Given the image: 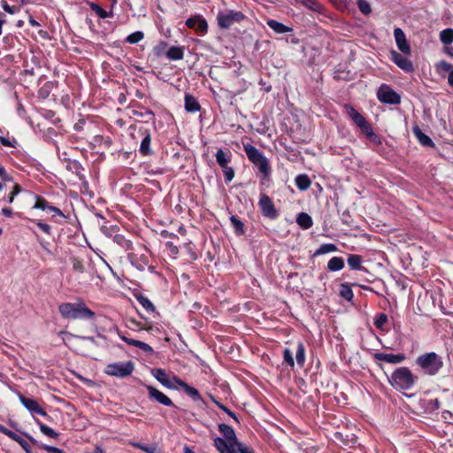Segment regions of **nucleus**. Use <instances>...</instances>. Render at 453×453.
<instances>
[{
  "label": "nucleus",
  "instance_id": "nucleus-1",
  "mask_svg": "<svg viewBox=\"0 0 453 453\" xmlns=\"http://www.w3.org/2000/svg\"><path fill=\"white\" fill-rule=\"evenodd\" d=\"M60 315L65 319H92L96 314L85 303L79 299L76 303H63L58 306Z\"/></svg>",
  "mask_w": 453,
  "mask_h": 453
},
{
  "label": "nucleus",
  "instance_id": "nucleus-2",
  "mask_svg": "<svg viewBox=\"0 0 453 453\" xmlns=\"http://www.w3.org/2000/svg\"><path fill=\"white\" fill-rule=\"evenodd\" d=\"M417 377L411 371L408 367L403 366L393 372L388 381L396 389L408 390L414 386Z\"/></svg>",
  "mask_w": 453,
  "mask_h": 453
},
{
  "label": "nucleus",
  "instance_id": "nucleus-3",
  "mask_svg": "<svg viewBox=\"0 0 453 453\" xmlns=\"http://www.w3.org/2000/svg\"><path fill=\"white\" fill-rule=\"evenodd\" d=\"M416 365L424 372V373L434 376L437 374L443 366V361L435 352H428L418 357L416 359Z\"/></svg>",
  "mask_w": 453,
  "mask_h": 453
},
{
  "label": "nucleus",
  "instance_id": "nucleus-4",
  "mask_svg": "<svg viewBox=\"0 0 453 453\" xmlns=\"http://www.w3.org/2000/svg\"><path fill=\"white\" fill-rule=\"evenodd\" d=\"M243 148L249 160L252 162L262 173L265 176L268 175L271 172V168L268 160L264 157L262 152L250 143L244 144Z\"/></svg>",
  "mask_w": 453,
  "mask_h": 453
},
{
  "label": "nucleus",
  "instance_id": "nucleus-5",
  "mask_svg": "<svg viewBox=\"0 0 453 453\" xmlns=\"http://www.w3.org/2000/svg\"><path fill=\"white\" fill-rule=\"evenodd\" d=\"M345 110L349 117L361 129V131L370 139H375L376 135L372 126L366 121L365 117L361 115L355 108L349 104L345 105Z\"/></svg>",
  "mask_w": 453,
  "mask_h": 453
},
{
  "label": "nucleus",
  "instance_id": "nucleus-6",
  "mask_svg": "<svg viewBox=\"0 0 453 453\" xmlns=\"http://www.w3.org/2000/svg\"><path fill=\"white\" fill-rule=\"evenodd\" d=\"M245 18L242 12L226 10L219 12L217 15L218 25L220 28L228 29L235 23H240Z\"/></svg>",
  "mask_w": 453,
  "mask_h": 453
},
{
  "label": "nucleus",
  "instance_id": "nucleus-7",
  "mask_svg": "<svg viewBox=\"0 0 453 453\" xmlns=\"http://www.w3.org/2000/svg\"><path fill=\"white\" fill-rule=\"evenodd\" d=\"M134 369V364L132 361L118 362L109 364L105 368V372L111 376L124 378L130 375Z\"/></svg>",
  "mask_w": 453,
  "mask_h": 453
},
{
  "label": "nucleus",
  "instance_id": "nucleus-8",
  "mask_svg": "<svg viewBox=\"0 0 453 453\" xmlns=\"http://www.w3.org/2000/svg\"><path fill=\"white\" fill-rule=\"evenodd\" d=\"M377 97L381 103L388 104H398L401 102L400 95L386 84H382L379 88Z\"/></svg>",
  "mask_w": 453,
  "mask_h": 453
},
{
  "label": "nucleus",
  "instance_id": "nucleus-9",
  "mask_svg": "<svg viewBox=\"0 0 453 453\" xmlns=\"http://www.w3.org/2000/svg\"><path fill=\"white\" fill-rule=\"evenodd\" d=\"M262 214L269 219H276L278 212L271 198L266 195H261L258 202Z\"/></svg>",
  "mask_w": 453,
  "mask_h": 453
},
{
  "label": "nucleus",
  "instance_id": "nucleus-10",
  "mask_svg": "<svg viewBox=\"0 0 453 453\" xmlns=\"http://www.w3.org/2000/svg\"><path fill=\"white\" fill-rule=\"evenodd\" d=\"M18 397L22 405L30 412L32 416L40 415L42 417L47 416V412L39 405V403L32 399L25 397L21 394H18Z\"/></svg>",
  "mask_w": 453,
  "mask_h": 453
},
{
  "label": "nucleus",
  "instance_id": "nucleus-11",
  "mask_svg": "<svg viewBox=\"0 0 453 453\" xmlns=\"http://www.w3.org/2000/svg\"><path fill=\"white\" fill-rule=\"evenodd\" d=\"M186 26L195 29L199 35H204L208 31V23L202 15H195L186 20Z\"/></svg>",
  "mask_w": 453,
  "mask_h": 453
},
{
  "label": "nucleus",
  "instance_id": "nucleus-12",
  "mask_svg": "<svg viewBox=\"0 0 453 453\" xmlns=\"http://www.w3.org/2000/svg\"><path fill=\"white\" fill-rule=\"evenodd\" d=\"M138 134L142 137L139 149L140 153L142 156L151 155L153 151L150 149L151 135L150 131L146 128H140Z\"/></svg>",
  "mask_w": 453,
  "mask_h": 453
},
{
  "label": "nucleus",
  "instance_id": "nucleus-13",
  "mask_svg": "<svg viewBox=\"0 0 453 453\" xmlns=\"http://www.w3.org/2000/svg\"><path fill=\"white\" fill-rule=\"evenodd\" d=\"M394 36L398 50L405 55L411 54V47L406 40L404 32L400 27L394 29Z\"/></svg>",
  "mask_w": 453,
  "mask_h": 453
},
{
  "label": "nucleus",
  "instance_id": "nucleus-14",
  "mask_svg": "<svg viewBox=\"0 0 453 453\" xmlns=\"http://www.w3.org/2000/svg\"><path fill=\"white\" fill-rule=\"evenodd\" d=\"M147 390H148L149 397L150 399H153L165 406H172L173 405L172 400L166 395H165L163 392L159 391L158 389L155 388L154 387L147 386Z\"/></svg>",
  "mask_w": 453,
  "mask_h": 453
},
{
  "label": "nucleus",
  "instance_id": "nucleus-15",
  "mask_svg": "<svg viewBox=\"0 0 453 453\" xmlns=\"http://www.w3.org/2000/svg\"><path fill=\"white\" fill-rule=\"evenodd\" d=\"M391 55H392V60L394 61V63L398 67L403 69V71H405V72H412L414 70L413 65H412L411 61L409 60L404 56L401 55L400 53H398V52H396L395 50H393L391 52Z\"/></svg>",
  "mask_w": 453,
  "mask_h": 453
},
{
  "label": "nucleus",
  "instance_id": "nucleus-16",
  "mask_svg": "<svg viewBox=\"0 0 453 453\" xmlns=\"http://www.w3.org/2000/svg\"><path fill=\"white\" fill-rule=\"evenodd\" d=\"M373 358L388 364H400L405 360L403 354L374 353Z\"/></svg>",
  "mask_w": 453,
  "mask_h": 453
},
{
  "label": "nucleus",
  "instance_id": "nucleus-17",
  "mask_svg": "<svg viewBox=\"0 0 453 453\" xmlns=\"http://www.w3.org/2000/svg\"><path fill=\"white\" fill-rule=\"evenodd\" d=\"M173 380L177 383L179 387H180L187 395H188L194 401H202V396L199 394L198 390L185 381L180 380L177 377H173Z\"/></svg>",
  "mask_w": 453,
  "mask_h": 453
},
{
  "label": "nucleus",
  "instance_id": "nucleus-18",
  "mask_svg": "<svg viewBox=\"0 0 453 453\" xmlns=\"http://www.w3.org/2000/svg\"><path fill=\"white\" fill-rule=\"evenodd\" d=\"M235 442H230L220 437L214 439V446L220 453H235Z\"/></svg>",
  "mask_w": 453,
  "mask_h": 453
},
{
  "label": "nucleus",
  "instance_id": "nucleus-19",
  "mask_svg": "<svg viewBox=\"0 0 453 453\" xmlns=\"http://www.w3.org/2000/svg\"><path fill=\"white\" fill-rule=\"evenodd\" d=\"M151 373L163 386L168 388H174V385L172 383L171 379L168 377L165 370L161 368L153 369Z\"/></svg>",
  "mask_w": 453,
  "mask_h": 453
},
{
  "label": "nucleus",
  "instance_id": "nucleus-20",
  "mask_svg": "<svg viewBox=\"0 0 453 453\" xmlns=\"http://www.w3.org/2000/svg\"><path fill=\"white\" fill-rule=\"evenodd\" d=\"M219 430L224 435L226 440L230 442L237 443L238 441L234 430L230 426L226 424H220L219 426Z\"/></svg>",
  "mask_w": 453,
  "mask_h": 453
},
{
  "label": "nucleus",
  "instance_id": "nucleus-21",
  "mask_svg": "<svg viewBox=\"0 0 453 453\" xmlns=\"http://www.w3.org/2000/svg\"><path fill=\"white\" fill-rule=\"evenodd\" d=\"M412 131H413L415 137L418 140V142L422 145H424V146H434V145L432 139L429 136H427L426 134H425L418 126L414 127L412 128Z\"/></svg>",
  "mask_w": 453,
  "mask_h": 453
},
{
  "label": "nucleus",
  "instance_id": "nucleus-22",
  "mask_svg": "<svg viewBox=\"0 0 453 453\" xmlns=\"http://www.w3.org/2000/svg\"><path fill=\"white\" fill-rule=\"evenodd\" d=\"M266 24L277 34H285L292 30L290 27L274 19H268Z\"/></svg>",
  "mask_w": 453,
  "mask_h": 453
},
{
  "label": "nucleus",
  "instance_id": "nucleus-23",
  "mask_svg": "<svg viewBox=\"0 0 453 453\" xmlns=\"http://www.w3.org/2000/svg\"><path fill=\"white\" fill-rule=\"evenodd\" d=\"M185 109L188 112H196L200 110V104L191 95L185 96Z\"/></svg>",
  "mask_w": 453,
  "mask_h": 453
},
{
  "label": "nucleus",
  "instance_id": "nucleus-24",
  "mask_svg": "<svg viewBox=\"0 0 453 453\" xmlns=\"http://www.w3.org/2000/svg\"><path fill=\"white\" fill-rule=\"evenodd\" d=\"M296 222L303 229H309L313 224L311 217L306 212L299 213L296 217Z\"/></svg>",
  "mask_w": 453,
  "mask_h": 453
},
{
  "label": "nucleus",
  "instance_id": "nucleus-25",
  "mask_svg": "<svg viewBox=\"0 0 453 453\" xmlns=\"http://www.w3.org/2000/svg\"><path fill=\"white\" fill-rule=\"evenodd\" d=\"M216 161L219 165V166L225 167L227 165L231 159V153L229 151H224L223 150H219L215 155Z\"/></svg>",
  "mask_w": 453,
  "mask_h": 453
},
{
  "label": "nucleus",
  "instance_id": "nucleus-26",
  "mask_svg": "<svg viewBox=\"0 0 453 453\" xmlns=\"http://www.w3.org/2000/svg\"><path fill=\"white\" fill-rule=\"evenodd\" d=\"M363 259L361 256L356 254H350L348 257L347 263L350 269L352 270H362Z\"/></svg>",
  "mask_w": 453,
  "mask_h": 453
},
{
  "label": "nucleus",
  "instance_id": "nucleus-27",
  "mask_svg": "<svg viewBox=\"0 0 453 453\" xmlns=\"http://www.w3.org/2000/svg\"><path fill=\"white\" fill-rule=\"evenodd\" d=\"M166 57L170 60H180L184 57V50L182 47H176L173 46L171 47L167 52Z\"/></svg>",
  "mask_w": 453,
  "mask_h": 453
},
{
  "label": "nucleus",
  "instance_id": "nucleus-28",
  "mask_svg": "<svg viewBox=\"0 0 453 453\" xmlns=\"http://www.w3.org/2000/svg\"><path fill=\"white\" fill-rule=\"evenodd\" d=\"M131 445L136 449H139L146 453H161V449L156 443L145 445L140 442H131Z\"/></svg>",
  "mask_w": 453,
  "mask_h": 453
},
{
  "label": "nucleus",
  "instance_id": "nucleus-29",
  "mask_svg": "<svg viewBox=\"0 0 453 453\" xmlns=\"http://www.w3.org/2000/svg\"><path fill=\"white\" fill-rule=\"evenodd\" d=\"M344 267V260L340 257H332L327 263V269L331 272H337Z\"/></svg>",
  "mask_w": 453,
  "mask_h": 453
},
{
  "label": "nucleus",
  "instance_id": "nucleus-30",
  "mask_svg": "<svg viewBox=\"0 0 453 453\" xmlns=\"http://www.w3.org/2000/svg\"><path fill=\"white\" fill-rule=\"evenodd\" d=\"M435 71L438 74L444 77L445 73H450L453 70V65L445 60H441L434 65Z\"/></svg>",
  "mask_w": 453,
  "mask_h": 453
},
{
  "label": "nucleus",
  "instance_id": "nucleus-31",
  "mask_svg": "<svg viewBox=\"0 0 453 453\" xmlns=\"http://www.w3.org/2000/svg\"><path fill=\"white\" fill-rule=\"evenodd\" d=\"M295 181H296V187L302 191L307 190L311 184V180L309 179V177L306 174L297 175L296 177Z\"/></svg>",
  "mask_w": 453,
  "mask_h": 453
},
{
  "label": "nucleus",
  "instance_id": "nucleus-32",
  "mask_svg": "<svg viewBox=\"0 0 453 453\" xmlns=\"http://www.w3.org/2000/svg\"><path fill=\"white\" fill-rule=\"evenodd\" d=\"M439 38L443 45H449L453 42V28H446L440 32Z\"/></svg>",
  "mask_w": 453,
  "mask_h": 453
},
{
  "label": "nucleus",
  "instance_id": "nucleus-33",
  "mask_svg": "<svg viewBox=\"0 0 453 453\" xmlns=\"http://www.w3.org/2000/svg\"><path fill=\"white\" fill-rule=\"evenodd\" d=\"M296 360L297 365L300 367H303L305 363V348L303 342H298L296 352Z\"/></svg>",
  "mask_w": 453,
  "mask_h": 453
},
{
  "label": "nucleus",
  "instance_id": "nucleus-34",
  "mask_svg": "<svg viewBox=\"0 0 453 453\" xmlns=\"http://www.w3.org/2000/svg\"><path fill=\"white\" fill-rule=\"evenodd\" d=\"M337 246L334 243L322 244L313 254V257H318L323 254L337 251Z\"/></svg>",
  "mask_w": 453,
  "mask_h": 453
},
{
  "label": "nucleus",
  "instance_id": "nucleus-35",
  "mask_svg": "<svg viewBox=\"0 0 453 453\" xmlns=\"http://www.w3.org/2000/svg\"><path fill=\"white\" fill-rule=\"evenodd\" d=\"M230 221H231L232 226L234 227L236 234H244V225L236 216L232 215L230 217Z\"/></svg>",
  "mask_w": 453,
  "mask_h": 453
},
{
  "label": "nucleus",
  "instance_id": "nucleus-36",
  "mask_svg": "<svg viewBox=\"0 0 453 453\" xmlns=\"http://www.w3.org/2000/svg\"><path fill=\"white\" fill-rule=\"evenodd\" d=\"M340 296L347 301L353 299V291L348 284H342L340 286Z\"/></svg>",
  "mask_w": 453,
  "mask_h": 453
},
{
  "label": "nucleus",
  "instance_id": "nucleus-37",
  "mask_svg": "<svg viewBox=\"0 0 453 453\" xmlns=\"http://www.w3.org/2000/svg\"><path fill=\"white\" fill-rule=\"evenodd\" d=\"M168 43L165 41H160L156 46L153 48V52L157 57H162L163 55L166 56Z\"/></svg>",
  "mask_w": 453,
  "mask_h": 453
},
{
  "label": "nucleus",
  "instance_id": "nucleus-38",
  "mask_svg": "<svg viewBox=\"0 0 453 453\" xmlns=\"http://www.w3.org/2000/svg\"><path fill=\"white\" fill-rule=\"evenodd\" d=\"M137 301L146 311H155V306L148 297L140 296L137 297Z\"/></svg>",
  "mask_w": 453,
  "mask_h": 453
},
{
  "label": "nucleus",
  "instance_id": "nucleus-39",
  "mask_svg": "<svg viewBox=\"0 0 453 453\" xmlns=\"http://www.w3.org/2000/svg\"><path fill=\"white\" fill-rule=\"evenodd\" d=\"M297 3H301L303 5H304L309 10L314 11V12H319L320 10V4L316 0H295Z\"/></svg>",
  "mask_w": 453,
  "mask_h": 453
},
{
  "label": "nucleus",
  "instance_id": "nucleus-40",
  "mask_svg": "<svg viewBox=\"0 0 453 453\" xmlns=\"http://www.w3.org/2000/svg\"><path fill=\"white\" fill-rule=\"evenodd\" d=\"M144 38V34L142 31H136L130 34L127 38L126 42L130 44H135L141 42Z\"/></svg>",
  "mask_w": 453,
  "mask_h": 453
},
{
  "label": "nucleus",
  "instance_id": "nucleus-41",
  "mask_svg": "<svg viewBox=\"0 0 453 453\" xmlns=\"http://www.w3.org/2000/svg\"><path fill=\"white\" fill-rule=\"evenodd\" d=\"M39 425L41 432L51 438H57L58 436V434L55 432L51 427L41 423L40 421H36Z\"/></svg>",
  "mask_w": 453,
  "mask_h": 453
},
{
  "label": "nucleus",
  "instance_id": "nucleus-42",
  "mask_svg": "<svg viewBox=\"0 0 453 453\" xmlns=\"http://www.w3.org/2000/svg\"><path fill=\"white\" fill-rule=\"evenodd\" d=\"M70 261H71L73 269L75 272L82 273L85 271V267H84V265H83L82 261L81 259H79L78 257H72L70 258Z\"/></svg>",
  "mask_w": 453,
  "mask_h": 453
},
{
  "label": "nucleus",
  "instance_id": "nucleus-43",
  "mask_svg": "<svg viewBox=\"0 0 453 453\" xmlns=\"http://www.w3.org/2000/svg\"><path fill=\"white\" fill-rule=\"evenodd\" d=\"M35 203L33 206L34 209H40L42 211L49 210L50 205H49V203L46 199L38 196H35Z\"/></svg>",
  "mask_w": 453,
  "mask_h": 453
},
{
  "label": "nucleus",
  "instance_id": "nucleus-44",
  "mask_svg": "<svg viewBox=\"0 0 453 453\" xmlns=\"http://www.w3.org/2000/svg\"><path fill=\"white\" fill-rule=\"evenodd\" d=\"M357 7L363 14H369L372 12L370 4L366 0H357Z\"/></svg>",
  "mask_w": 453,
  "mask_h": 453
},
{
  "label": "nucleus",
  "instance_id": "nucleus-45",
  "mask_svg": "<svg viewBox=\"0 0 453 453\" xmlns=\"http://www.w3.org/2000/svg\"><path fill=\"white\" fill-rule=\"evenodd\" d=\"M426 407L428 411H434L441 407V402L438 398H434L426 401Z\"/></svg>",
  "mask_w": 453,
  "mask_h": 453
},
{
  "label": "nucleus",
  "instance_id": "nucleus-46",
  "mask_svg": "<svg viewBox=\"0 0 453 453\" xmlns=\"http://www.w3.org/2000/svg\"><path fill=\"white\" fill-rule=\"evenodd\" d=\"M283 359H284V362L287 363L290 367L295 366V360L293 358V354L289 349H284Z\"/></svg>",
  "mask_w": 453,
  "mask_h": 453
},
{
  "label": "nucleus",
  "instance_id": "nucleus-47",
  "mask_svg": "<svg viewBox=\"0 0 453 453\" xmlns=\"http://www.w3.org/2000/svg\"><path fill=\"white\" fill-rule=\"evenodd\" d=\"M222 170H223V173H224L225 181L226 182L232 181V180L234 177V169L232 167H229L228 165H226L225 167H222Z\"/></svg>",
  "mask_w": 453,
  "mask_h": 453
},
{
  "label": "nucleus",
  "instance_id": "nucleus-48",
  "mask_svg": "<svg viewBox=\"0 0 453 453\" xmlns=\"http://www.w3.org/2000/svg\"><path fill=\"white\" fill-rule=\"evenodd\" d=\"M388 321V316L385 313H380L375 319L374 325L377 328L382 329Z\"/></svg>",
  "mask_w": 453,
  "mask_h": 453
},
{
  "label": "nucleus",
  "instance_id": "nucleus-49",
  "mask_svg": "<svg viewBox=\"0 0 453 453\" xmlns=\"http://www.w3.org/2000/svg\"><path fill=\"white\" fill-rule=\"evenodd\" d=\"M12 440L17 441L25 450L27 453H29V444L28 442L22 439L19 435L14 433V438H11Z\"/></svg>",
  "mask_w": 453,
  "mask_h": 453
},
{
  "label": "nucleus",
  "instance_id": "nucleus-50",
  "mask_svg": "<svg viewBox=\"0 0 453 453\" xmlns=\"http://www.w3.org/2000/svg\"><path fill=\"white\" fill-rule=\"evenodd\" d=\"M36 226L46 234L50 235L51 234V227L50 225L45 224L42 222L41 220H33Z\"/></svg>",
  "mask_w": 453,
  "mask_h": 453
},
{
  "label": "nucleus",
  "instance_id": "nucleus-51",
  "mask_svg": "<svg viewBox=\"0 0 453 453\" xmlns=\"http://www.w3.org/2000/svg\"><path fill=\"white\" fill-rule=\"evenodd\" d=\"M91 8L101 19H105L108 17V12L103 8H101L99 5L92 4Z\"/></svg>",
  "mask_w": 453,
  "mask_h": 453
},
{
  "label": "nucleus",
  "instance_id": "nucleus-52",
  "mask_svg": "<svg viewBox=\"0 0 453 453\" xmlns=\"http://www.w3.org/2000/svg\"><path fill=\"white\" fill-rule=\"evenodd\" d=\"M2 8L4 9V12H6L10 14H15L19 11L18 7H16L14 5H10L5 1L2 2Z\"/></svg>",
  "mask_w": 453,
  "mask_h": 453
},
{
  "label": "nucleus",
  "instance_id": "nucleus-53",
  "mask_svg": "<svg viewBox=\"0 0 453 453\" xmlns=\"http://www.w3.org/2000/svg\"><path fill=\"white\" fill-rule=\"evenodd\" d=\"M235 444V452L237 451V453H253L252 449H250L249 447L242 445L239 441H237V443Z\"/></svg>",
  "mask_w": 453,
  "mask_h": 453
},
{
  "label": "nucleus",
  "instance_id": "nucleus-54",
  "mask_svg": "<svg viewBox=\"0 0 453 453\" xmlns=\"http://www.w3.org/2000/svg\"><path fill=\"white\" fill-rule=\"evenodd\" d=\"M137 348H139L140 349H142L143 352H145L147 354H152L154 352L153 349L149 344H147L146 342H141V343L139 344V346Z\"/></svg>",
  "mask_w": 453,
  "mask_h": 453
},
{
  "label": "nucleus",
  "instance_id": "nucleus-55",
  "mask_svg": "<svg viewBox=\"0 0 453 453\" xmlns=\"http://www.w3.org/2000/svg\"><path fill=\"white\" fill-rule=\"evenodd\" d=\"M42 448L48 453H64V451L61 449L54 447V446L44 445Z\"/></svg>",
  "mask_w": 453,
  "mask_h": 453
},
{
  "label": "nucleus",
  "instance_id": "nucleus-56",
  "mask_svg": "<svg viewBox=\"0 0 453 453\" xmlns=\"http://www.w3.org/2000/svg\"><path fill=\"white\" fill-rule=\"evenodd\" d=\"M0 433L8 436L9 438H14V432L7 429L5 426L0 424Z\"/></svg>",
  "mask_w": 453,
  "mask_h": 453
},
{
  "label": "nucleus",
  "instance_id": "nucleus-57",
  "mask_svg": "<svg viewBox=\"0 0 453 453\" xmlns=\"http://www.w3.org/2000/svg\"><path fill=\"white\" fill-rule=\"evenodd\" d=\"M49 211L53 212V216L58 215V216H60L62 218H65L64 213L58 208H57L55 206H51L50 205V208H49Z\"/></svg>",
  "mask_w": 453,
  "mask_h": 453
},
{
  "label": "nucleus",
  "instance_id": "nucleus-58",
  "mask_svg": "<svg viewBox=\"0 0 453 453\" xmlns=\"http://www.w3.org/2000/svg\"><path fill=\"white\" fill-rule=\"evenodd\" d=\"M0 142L4 146L12 147L11 141L4 136H0Z\"/></svg>",
  "mask_w": 453,
  "mask_h": 453
},
{
  "label": "nucleus",
  "instance_id": "nucleus-59",
  "mask_svg": "<svg viewBox=\"0 0 453 453\" xmlns=\"http://www.w3.org/2000/svg\"><path fill=\"white\" fill-rule=\"evenodd\" d=\"M20 191H21L20 186L19 184H15L13 186V189H12L11 195H13V196L15 197L18 194L20 193Z\"/></svg>",
  "mask_w": 453,
  "mask_h": 453
},
{
  "label": "nucleus",
  "instance_id": "nucleus-60",
  "mask_svg": "<svg viewBox=\"0 0 453 453\" xmlns=\"http://www.w3.org/2000/svg\"><path fill=\"white\" fill-rule=\"evenodd\" d=\"M1 179L5 182L12 181V176L8 173H6Z\"/></svg>",
  "mask_w": 453,
  "mask_h": 453
},
{
  "label": "nucleus",
  "instance_id": "nucleus-61",
  "mask_svg": "<svg viewBox=\"0 0 453 453\" xmlns=\"http://www.w3.org/2000/svg\"><path fill=\"white\" fill-rule=\"evenodd\" d=\"M4 215L7 217H11L12 215V210L11 208H4L2 210Z\"/></svg>",
  "mask_w": 453,
  "mask_h": 453
},
{
  "label": "nucleus",
  "instance_id": "nucleus-62",
  "mask_svg": "<svg viewBox=\"0 0 453 453\" xmlns=\"http://www.w3.org/2000/svg\"><path fill=\"white\" fill-rule=\"evenodd\" d=\"M444 52H445L447 55H449V56H450V57H453V48L446 47V48L444 49Z\"/></svg>",
  "mask_w": 453,
  "mask_h": 453
},
{
  "label": "nucleus",
  "instance_id": "nucleus-63",
  "mask_svg": "<svg viewBox=\"0 0 453 453\" xmlns=\"http://www.w3.org/2000/svg\"><path fill=\"white\" fill-rule=\"evenodd\" d=\"M28 22L33 27H39L40 26V24L35 19H34L32 17L28 19Z\"/></svg>",
  "mask_w": 453,
  "mask_h": 453
},
{
  "label": "nucleus",
  "instance_id": "nucleus-64",
  "mask_svg": "<svg viewBox=\"0 0 453 453\" xmlns=\"http://www.w3.org/2000/svg\"><path fill=\"white\" fill-rule=\"evenodd\" d=\"M92 453H104V451L100 447H96Z\"/></svg>",
  "mask_w": 453,
  "mask_h": 453
}]
</instances>
